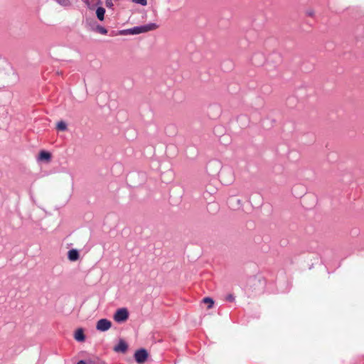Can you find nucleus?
<instances>
[{
	"mask_svg": "<svg viewBox=\"0 0 364 364\" xmlns=\"http://www.w3.org/2000/svg\"><path fill=\"white\" fill-rule=\"evenodd\" d=\"M158 26L156 23H151L143 26H136L132 28L123 30L120 31L122 35H137L156 30Z\"/></svg>",
	"mask_w": 364,
	"mask_h": 364,
	"instance_id": "f257e3e1",
	"label": "nucleus"
},
{
	"mask_svg": "<svg viewBox=\"0 0 364 364\" xmlns=\"http://www.w3.org/2000/svg\"><path fill=\"white\" fill-rule=\"evenodd\" d=\"M129 318V311L127 308L118 309L113 315L114 320L117 323L125 322Z\"/></svg>",
	"mask_w": 364,
	"mask_h": 364,
	"instance_id": "f03ea898",
	"label": "nucleus"
},
{
	"mask_svg": "<svg viewBox=\"0 0 364 364\" xmlns=\"http://www.w3.org/2000/svg\"><path fill=\"white\" fill-rule=\"evenodd\" d=\"M112 322L107 318H101L96 323V329L101 332H105L110 329Z\"/></svg>",
	"mask_w": 364,
	"mask_h": 364,
	"instance_id": "7ed1b4c3",
	"label": "nucleus"
},
{
	"mask_svg": "<svg viewBox=\"0 0 364 364\" xmlns=\"http://www.w3.org/2000/svg\"><path fill=\"white\" fill-rule=\"evenodd\" d=\"M148 358V353L144 349L136 350L134 353V358L138 363H144Z\"/></svg>",
	"mask_w": 364,
	"mask_h": 364,
	"instance_id": "20e7f679",
	"label": "nucleus"
},
{
	"mask_svg": "<svg viewBox=\"0 0 364 364\" xmlns=\"http://www.w3.org/2000/svg\"><path fill=\"white\" fill-rule=\"evenodd\" d=\"M128 348V346L126 342L123 340H120L119 343L114 346V350L115 352L125 353Z\"/></svg>",
	"mask_w": 364,
	"mask_h": 364,
	"instance_id": "39448f33",
	"label": "nucleus"
},
{
	"mask_svg": "<svg viewBox=\"0 0 364 364\" xmlns=\"http://www.w3.org/2000/svg\"><path fill=\"white\" fill-rule=\"evenodd\" d=\"M74 338L79 342L85 341V336L82 328H78L75 331Z\"/></svg>",
	"mask_w": 364,
	"mask_h": 364,
	"instance_id": "423d86ee",
	"label": "nucleus"
},
{
	"mask_svg": "<svg viewBox=\"0 0 364 364\" xmlns=\"http://www.w3.org/2000/svg\"><path fill=\"white\" fill-rule=\"evenodd\" d=\"M79 252L75 249H72L68 252V257L72 262L77 261L79 259Z\"/></svg>",
	"mask_w": 364,
	"mask_h": 364,
	"instance_id": "0eeeda50",
	"label": "nucleus"
},
{
	"mask_svg": "<svg viewBox=\"0 0 364 364\" xmlns=\"http://www.w3.org/2000/svg\"><path fill=\"white\" fill-rule=\"evenodd\" d=\"M51 158V155L49 152L42 151L40 152L38 156V160L43 161H49Z\"/></svg>",
	"mask_w": 364,
	"mask_h": 364,
	"instance_id": "6e6552de",
	"label": "nucleus"
},
{
	"mask_svg": "<svg viewBox=\"0 0 364 364\" xmlns=\"http://www.w3.org/2000/svg\"><path fill=\"white\" fill-rule=\"evenodd\" d=\"M105 9L103 7H98L96 10V15L100 21L104 20Z\"/></svg>",
	"mask_w": 364,
	"mask_h": 364,
	"instance_id": "1a4fd4ad",
	"label": "nucleus"
},
{
	"mask_svg": "<svg viewBox=\"0 0 364 364\" xmlns=\"http://www.w3.org/2000/svg\"><path fill=\"white\" fill-rule=\"evenodd\" d=\"M203 302L208 304V309L212 308L214 304V301L210 297L204 298Z\"/></svg>",
	"mask_w": 364,
	"mask_h": 364,
	"instance_id": "9d476101",
	"label": "nucleus"
},
{
	"mask_svg": "<svg viewBox=\"0 0 364 364\" xmlns=\"http://www.w3.org/2000/svg\"><path fill=\"white\" fill-rule=\"evenodd\" d=\"M57 129L60 131H65L67 129V124L65 122L60 121L57 124Z\"/></svg>",
	"mask_w": 364,
	"mask_h": 364,
	"instance_id": "9b49d317",
	"label": "nucleus"
},
{
	"mask_svg": "<svg viewBox=\"0 0 364 364\" xmlns=\"http://www.w3.org/2000/svg\"><path fill=\"white\" fill-rule=\"evenodd\" d=\"M59 4L63 6H68L70 4V0H55Z\"/></svg>",
	"mask_w": 364,
	"mask_h": 364,
	"instance_id": "f8f14e48",
	"label": "nucleus"
},
{
	"mask_svg": "<svg viewBox=\"0 0 364 364\" xmlns=\"http://www.w3.org/2000/svg\"><path fill=\"white\" fill-rule=\"evenodd\" d=\"M134 3L140 4L141 6H146L147 4V0H132Z\"/></svg>",
	"mask_w": 364,
	"mask_h": 364,
	"instance_id": "ddd939ff",
	"label": "nucleus"
},
{
	"mask_svg": "<svg viewBox=\"0 0 364 364\" xmlns=\"http://www.w3.org/2000/svg\"><path fill=\"white\" fill-rule=\"evenodd\" d=\"M97 30L99 33H102V34H106L107 33V31L106 28H105L104 27L102 26H97Z\"/></svg>",
	"mask_w": 364,
	"mask_h": 364,
	"instance_id": "4468645a",
	"label": "nucleus"
},
{
	"mask_svg": "<svg viewBox=\"0 0 364 364\" xmlns=\"http://www.w3.org/2000/svg\"><path fill=\"white\" fill-rule=\"evenodd\" d=\"M226 299L229 301H233L235 300V297L232 294H229L227 296Z\"/></svg>",
	"mask_w": 364,
	"mask_h": 364,
	"instance_id": "2eb2a0df",
	"label": "nucleus"
},
{
	"mask_svg": "<svg viewBox=\"0 0 364 364\" xmlns=\"http://www.w3.org/2000/svg\"><path fill=\"white\" fill-rule=\"evenodd\" d=\"M306 14H307L309 16H314V10H312V9L307 10V11H306Z\"/></svg>",
	"mask_w": 364,
	"mask_h": 364,
	"instance_id": "dca6fc26",
	"label": "nucleus"
},
{
	"mask_svg": "<svg viewBox=\"0 0 364 364\" xmlns=\"http://www.w3.org/2000/svg\"><path fill=\"white\" fill-rule=\"evenodd\" d=\"M77 364H86L85 361L80 360Z\"/></svg>",
	"mask_w": 364,
	"mask_h": 364,
	"instance_id": "f3484780",
	"label": "nucleus"
},
{
	"mask_svg": "<svg viewBox=\"0 0 364 364\" xmlns=\"http://www.w3.org/2000/svg\"><path fill=\"white\" fill-rule=\"evenodd\" d=\"M85 3L90 6L89 0H84Z\"/></svg>",
	"mask_w": 364,
	"mask_h": 364,
	"instance_id": "a211bd4d",
	"label": "nucleus"
}]
</instances>
